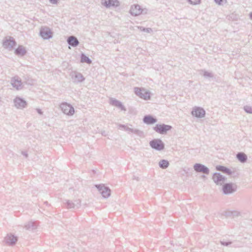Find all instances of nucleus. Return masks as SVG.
<instances>
[{
	"instance_id": "1",
	"label": "nucleus",
	"mask_w": 252,
	"mask_h": 252,
	"mask_svg": "<svg viewBox=\"0 0 252 252\" xmlns=\"http://www.w3.org/2000/svg\"><path fill=\"white\" fill-rule=\"evenodd\" d=\"M237 186L235 184L232 183L223 184L222 187V190L224 194H230L235 192Z\"/></svg>"
},
{
	"instance_id": "2",
	"label": "nucleus",
	"mask_w": 252,
	"mask_h": 252,
	"mask_svg": "<svg viewBox=\"0 0 252 252\" xmlns=\"http://www.w3.org/2000/svg\"><path fill=\"white\" fill-rule=\"evenodd\" d=\"M81 201L80 199L74 200H65L63 202L66 208L68 209H77L80 207Z\"/></svg>"
},
{
	"instance_id": "3",
	"label": "nucleus",
	"mask_w": 252,
	"mask_h": 252,
	"mask_svg": "<svg viewBox=\"0 0 252 252\" xmlns=\"http://www.w3.org/2000/svg\"><path fill=\"white\" fill-rule=\"evenodd\" d=\"M151 147L157 151H161L164 149L165 145L160 139H154L149 142Z\"/></svg>"
},
{
	"instance_id": "4",
	"label": "nucleus",
	"mask_w": 252,
	"mask_h": 252,
	"mask_svg": "<svg viewBox=\"0 0 252 252\" xmlns=\"http://www.w3.org/2000/svg\"><path fill=\"white\" fill-rule=\"evenodd\" d=\"M94 186L103 198H107L110 196L111 189L104 184L95 185Z\"/></svg>"
},
{
	"instance_id": "5",
	"label": "nucleus",
	"mask_w": 252,
	"mask_h": 252,
	"mask_svg": "<svg viewBox=\"0 0 252 252\" xmlns=\"http://www.w3.org/2000/svg\"><path fill=\"white\" fill-rule=\"evenodd\" d=\"M60 108L63 112L68 116H72L74 114L73 107L67 102H63L60 105Z\"/></svg>"
},
{
	"instance_id": "6",
	"label": "nucleus",
	"mask_w": 252,
	"mask_h": 252,
	"mask_svg": "<svg viewBox=\"0 0 252 252\" xmlns=\"http://www.w3.org/2000/svg\"><path fill=\"white\" fill-rule=\"evenodd\" d=\"M171 128L172 126H171L165 124H157L154 127V130L161 134H166Z\"/></svg>"
},
{
	"instance_id": "7",
	"label": "nucleus",
	"mask_w": 252,
	"mask_h": 252,
	"mask_svg": "<svg viewBox=\"0 0 252 252\" xmlns=\"http://www.w3.org/2000/svg\"><path fill=\"white\" fill-rule=\"evenodd\" d=\"M119 127L120 128H123L124 130L127 131L128 133L131 132V133H135L141 138H143L145 137L144 132L142 130H139L137 129H133V128L128 127L127 126H126L125 125H122V124H119Z\"/></svg>"
},
{
	"instance_id": "8",
	"label": "nucleus",
	"mask_w": 252,
	"mask_h": 252,
	"mask_svg": "<svg viewBox=\"0 0 252 252\" xmlns=\"http://www.w3.org/2000/svg\"><path fill=\"white\" fill-rule=\"evenodd\" d=\"M40 35L44 39H49L53 36V32L47 27H42L40 30Z\"/></svg>"
},
{
	"instance_id": "9",
	"label": "nucleus",
	"mask_w": 252,
	"mask_h": 252,
	"mask_svg": "<svg viewBox=\"0 0 252 252\" xmlns=\"http://www.w3.org/2000/svg\"><path fill=\"white\" fill-rule=\"evenodd\" d=\"M16 45V42L13 37L9 36L3 41L2 46L4 48L12 50Z\"/></svg>"
},
{
	"instance_id": "10",
	"label": "nucleus",
	"mask_w": 252,
	"mask_h": 252,
	"mask_svg": "<svg viewBox=\"0 0 252 252\" xmlns=\"http://www.w3.org/2000/svg\"><path fill=\"white\" fill-rule=\"evenodd\" d=\"M193 169L197 173H201L206 175H209L210 173L209 169L201 163H195L193 165Z\"/></svg>"
},
{
	"instance_id": "11",
	"label": "nucleus",
	"mask_w": 252,
	"mask_h": 252,
	"mask_svg": "<svg viewBox=\"0 0 252 252\" xmlns=\"http://www.w3.org/2000/svg\"><path fill=\"white\" fill-rule=\"evenodd\" d=\"M205 114L206 112L205 110L200 107H194L191 111V114L192 116L199 118L204 117Z\"/></svg>"
},
{
	"instance_id": "12",
	"label": "nucleus",
	"mask_w": 252,
	"mask_h": 252,
	"mask_svg": "<svg viewBox=\"0 0 252 252\" xmlns=\"http://www.w3.org/2000/svg\"><path fill=\"white\" fill-rule=\"evenodd\" d=\"M14 106L17 109H22L26 108L27 105V102L20 97H16L13 100Z\"/></svg>"
},
{
	"instance_id": "13",
	"label": "nucleus",
	"mask_w": 252,
	"mask_h": 252,
	"mask_svg": "<svg viewBox=\"0 0 252 252\" xmlns=\"http://www.w3.org/2000/svg\"><path fill=\"white\" fill-rule=\"evenodd\" d=\"M18 241V237L11 233L8 234L4 238V241L9 246H14Z\"/></svg>"
},
{
	"instance_id": "14",
	"label": "nucleus",
	"mask_w": 252,
	"mask_h": 252,
	"mask_svg": "<svg viewBox=\"0 0 252 252\" xmlns=\"http://www.w3.org/2000/svg\"><path fill=\"white\" fill-rule=\"evenodd\" d=\"M214 182L218 185H222L226 178L220 173H215L212 177Z\"/></svg>"
},
{
	"instance_id": "15",
	"label": "nucleus",
	"mask_w": 252,
	"mask_h": 252,
	"mask_svg": "<svg viewBox=\"0 0 252 252\" xmlns=\"http://www.w3.org/2000/svg\"><path fill=\"white\" fill-rule=\"evenodd\" d=\"M101 3L107 8L110 7H118L120 5V2L118 0H101Z\"/></svg>"
},
{
	"instance_id": "16",
	"label": "nucleus",
	"mask_w": 252,
	"mask_h": 252,
	"mask_svg": "<svg viewBox=\"0 0 252 252\" xmlns=\"http://www.w3.org/2000/svg\"><path fill=\"white\" fill-rule=\"evenodd\" d=\"M70 75L73 81L75 83L82 82L85 80V78L83 77L82 74L76 71L72 72Z\"/></svg>"
},
{
	"instance_id": "17",
	"label": "nucleus",
	"mask_w": 252,
	"mask_h": 252,
	"mask_svg": "<svg viewBox=\"0 0 252 252\" xmlns=\"http://www.w3.org/2000/svg\"><path fill=\"white\" fill-rule=\"evenodd\" d=\"M11 84L13 87L16 90H21L22 88V83L21 80L18 77H13L11 79Z\"/></svg>"
},
{
	"instance_id": "18",
	"label": "nucleus",
	"mask_w": 252,
	"mask_h": 252,
	"mask_svg": "<svg viewBox=\"0 0 252 252\" xmlns=\"http://www.w3.org/2000/svg\"><path fill=\"white\" fill-rule=\"evenodd\" d=\"M142 12V9L139 5H134L132 6L130 9V13L133 16H138L141 14Z\"/></svg>"
},
{
	"instance_id": "19",
	"label": "nucleus",
	"mask_w": 252,
	"mask_h": 252,
	"mask_svg": "<svg viewBox=\"0 0 252 252\" xmlns=\"http://www.w3.org/2000/svg\"><path fill=\"white\" fill-rule=\"evenodd\" d=\"M38 224L37 221H29L25 223L24 228L29 231H33L37 227Z\"/></svg>"
},
{
	"instance_id": "20",
	"label": "nucleus",
	"mask_w": 252,
	"mask_h": 252,
	"mask_svg": "<svg viewBox=\"0 0 252 252\" xmlns=\"http://www.w3.org/2000/svg\"><path fill=\"white\" fill-rule=\"evenodd\" d=\"M110 103L112 105L115 106L118 108H120L122 110L126 111L125 107L123 105L122 103L113 98H111L110 99Z\"/></svg>"
},
{
	"instance_id": "21",
	"label": "nucleus",
	"mask_w": 252,
	"mask_h": 252,
	"mask_svg": "<svg viewBox=\"0 0 252 252\" xmlns=\"http://www.w3.org/2000/svg\"><path fill=\"white\" fill-rule=\"evenodd\" d=\"M67 42L69 45L73 47L77 46L79 44V42L77 37L73 35L68 37Z\"/></svg>"
},
{
	"instance_id": "22",
	"label": "nucleus",
	"mask_w": 252,
	"mask_h": 252,
	"mask_svg": "<svg viewBox=\"0 0 252 252\" xmlns=\"http://www.w3.org/2000/svg\"><path fill=\"white\" fill-rule=\"evenodd\" d=\"M143 122L147 125H152L157 122V119L151 115H146L143 119Z\"/></svg>"
},
{
	"instance_id": "23",
	"label": "nucleus",
	"mask_w": 252,
	"mask_h": 252,
	"mask_svg": "<svg viewBox=\"0 0 252 252\" xmlns=\"http://www.w3.org/2000/svg\"><path fill=\"white\" fill-rule=\"evenodd\" d=\"M15 54L19 56H24L27 53V50L22 45H19L18 48L15 49Z\"/></svg>"
},
{
	"instance_id": "24",
	"label": "nucleus",
	"mask_w": 252,
	"mask_h": 252,
	"mask_svg": "<svg viewBox=\"0 0 252 252\" xmlns=\"http://www.w3.org/2000/svg\"><path fill=\"white\" fill-rule=\"evenodd\" d=\"M236 158L241 163H245L248 159L247 156L242 152L237 154Z\"/></svg>"
},
{
	"instance_id": "25",
	"label": "nucleus",
	"mask_w": 252,
	"mask_h": 252,
	"mask_svg": "<svg viewBox=\"0 0 252 252\" xmlns=\"http://www.w3.org/2000/svg\"><path fill=\"white\" fill-rule=\"evenodd\" d=\"M158 165L160 168L163 169H166L169 165V161L165 159H161L159 161Z\"/></svg>"
},
{
	"instance_id": "26",
	"label": "nucleus",
	"mask_w": 252,
	"mask_h": 252,
	"mask_svg": "<svg viewBox=\"0 0 252 252\" xmlns=\"http://www.w3.org/2000/svg\"><path fill=\"white\" fill-rule=\"evenodd\" d=\"M81 62L91 64L92 63V60L84 53H82L81 55Z\"/></svg>"
},
{
	"instance_id": "27",
	"label": "nucleus",
	"mask_w": 252,
	"mask_h": 252,
	"mask_svg": "<svg viewBox=\"0 0 252 252\" xmlns=\"http://www.w3.org/2000/svg\"><path fill=\"white\" fill-rule=\"evenodd\" d=\"M140 97L143 98L145 100L149 99L150 98V93L143 89Z\"/></svg>"
},
{
	"instance_id": "28",
	"label": "nucleus",
	"mask_w": 252,
	"mask_h": 252,
	"mask_svg": "<svg viewBox=\"0 0 252 252\" xmlns=\"http://www.w3.org/2000/svg\"><path fill=\"white\" fill-rule=\"evenodd\" d=\"M138 29H139L141 31L146 32L147 33H150L153 31L152 29L150 28H144L143 27L141 26H138L137 27Z\"/></svg>"
},
{
	"instance_id": "29",
	"label": "nucleus",
	"mask_w": 252,
	"mask_h": 252,
	"mask_svg": "<svg viewBox=\"0 0 252 252\" xmlns=\"http://www.w3.org/2000/svg\"><path fill=\"white\" fill-rule=\"evenodd\" d=\"M245 111L249 114H252V106L246 105L244 107Z\"/></svg>"
},
{
	"instance_id": "30",
	"label": "nucleus",
	"mask_w": 252,
	"mask_h": 252,
	"mask_svg": "<svg viewBox=\"0 0 252 252\" xmlns=\"http://www.w3.org/2000/svg\"><path fill=\"white\" fill-rule=\"evenodd\" d=\"M142 91L143 90H141L139 88L136 87L134 88L135 94L139 97H140L141 94L142 93Z\"/></svg>"
},
{
	"instance_id": "31",
	"label": "nucleus",
	"mask_w": 252,
	"mask_h": 252,
	"mask_svg": "<svg viewBox=\"0 0 252 252\" xmlns=\"http://www.w3.org/2000/svg\"><path fill=\"white\" fill-rule=\"evenodd\" d=\"M203 76L205 77H210V78L213 77V74L212 73L209 72L207 71H203Z\"/></svg>"
},
{
	"instance_id": "32",
	"label": "nucleus",
	"mask_w": 252,
	"mask_h": 252,
	"mask_svg": "<svg viewBox=\"0 0 252 252\" xmlns=\"http://www.w3.org/2000/svg\"><path fill=\"white\" fill-rule=\"evenodd\" d=\"M190 4L196 5L200 3V0H188Z\"/></svg>"
},
{
	"instance_id": "33",
	"label": "nucleus",
	"mask_w": 252,
	"mask_h": 252,
	"mask_svg": "<svg viewBox=\"0 0 252 252\" xmlns=\"http://www.w3.org/2000/svg\"><path fill=\"white\" fill-rule=\"evenodd\" d=\"M225 167V166L222 165H218L216 166V169L218 171H220L223 173Z\"/></svg>"
},
{
	"instance_id": "34",
	"label": "nucleus",
	"mask_w": 252,
	"mask_h": 252,
	"mask_svg": "<svg viewBox=\"0 0 252 252\" xmlns=\"http://www.w3.org/2000/svg\"><path fill=\"white\" fill-rule=\"evenodd\" d=\"M223 173L230 175L231 174H232V170H230L229 168L225 167Z\"/></svg>"
},
{
	"instance_id": "35",
	"label": "nucleus",
	"mask_w": 252,
	"mask_h": 252,
	"mask_svg": "<svg viewBox=\"0 0 252 252\" xmlns=\"http://www.w3.org/2000/svg\"><path fill=\"white\" fill-rule=\"evenodd\" d=\"M220 243L222 245L224 246H228L232 243L230 241L225 242L224 241H220Z\"/></svg>"
},
{
	"instance_id": "36",
	"label": "nucleus",
	"mask_w": 252,
	"mask_h": 252,
	"mask_svg": "<svg viewBox=\"0 0 252 252\" xmlns=\"http://www.w3.org/2000/svg\"><path fill=\"white\" fill-rule=\"evenodd\" d=\"M230 175H231L232 177L233 178H236L238 176L239 174L236 171L233 170L232 171V174H231Z\"/></svg>"
},
{
	"instance_id": "37",
	"label": "nucleus",
	"mask_w": 252,
	"mask_h": 252,
	"mask_svg": "<svg viewBox=\"0 0 252 252\" xmlns=\"http://www.w3.org/2000/svg\"><path fill=\"white\" fill-rule=\"evenodd\" d=\"M49 1L54 4H57L58 3V0H49Z\"/></svg>"
},
{
	"instance_id": "38",
	"label": "nucleus",
	"mask_w": 252,
	"mask_h": 252,
	"mask_svg": "<svg viewBox=\"0 0 252 252\" xmlns=\"http://www.w3.org/2000/svg\"><path fill=\"white\" fill-rule=\"evenodd\" d=\"M214 1L216 3L220 5L221 2L223 1V0H214Z\"/></svg>"
},
{
	"instance_id": "39",
	"label": "nucleus",
	"mask_w": 252,
	"mask_h": 252,
	"mask_svg": "<svg viewBox=\"0 0 252 252\" xmlns=\"http://www.w3.org/2000/svg\"><path fill=\"white\" fill-rule=\"evenodd\" d=\"M21 153L26 158H27L28 157V154L26 152L22 151Z\"/></svg>"
},
{
	"instance_id": "40",
	"label": "nucleus",
	"mask_w": 252,
	"mask_h": 252,
	"mask_svg": "<svg viewBox=\"0 0 252 252\" xmlns=\"http://www.w3.org/2000/svg\"><path fill=\"white\" fill-rule=\"evenodd\" d=\"M36 111H37V113L40 115H42L43 114V112L40 109L37 108Z\"/></svg>"
},
{
	"instance_id": "41",
	"label": "nucleus",
	"mask_w": 252,
	"mask_h": 252,
	"mask_svg": "<svg viewBox=\"0 0 252 252\" xmlns=\"http://www.w3.org/2000/svg\"><path fill=\"white\" fill-rule=\"evenodd\" d=\"M249 16H250V18L252 20V12H251L250 14H249Z\"/></svg>"
},
{
	"instance_id": "42",
	"label": "nucleus",
	"mask_w": 252,
	"mask_h": 252,
	"mask_svg": "<svg viewBox=\"0 0 252 252\" xmlns=\"http://www.w3.org/2000/svg\"><path fill=\"white\" fill-rule=\"evenodd\" d=\"M133 179L136 180L137 181H139V178L138 177H134Z\"/></svg>"
},
{
	"instance_id": "43",
	"label": "nucleus",
	"mask_w": 252,
	"mask_h": 252,
	"mask_svg": "<svg viewBox=\"0 0 252 252\" xmlns=\"http://www.w3.org/2000/svg\"><path fill=\"white\" fill-rule=\"evenodd\" d=\"M201 177H202V178H205V175H202Z\"/></svg>"
},
{
	"instance_id": "44",
	"label": "nucleus",
	"mask_w": 252,
	"mask_h": 252,
	"mask_svg": "<svg viewBox=\"0 0 252 252\" xmlns=\"http://www.w3.org/2000/svg\"><path fill=\"white\" fill-rule=\"evenodd\" d=\"M1 97H0V102H1Z\"/></svg>"
}]
</instances>
